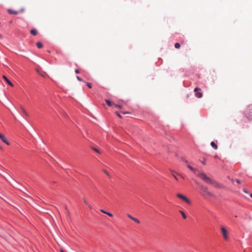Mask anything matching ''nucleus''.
<instances>
[{"label": "nucleus", "mask_w": 252, "mask_h": 252, "mask_svg": "<svg viewBox=\"0 0 252 252\" xmlns=\"http://www.w3.org/2000/svg\"><path fill=\"white\" fill-rule=\"evenodd\" d=\"M197 176L199 177L207 183L211 184L217 188H219L220 187L219 184L218 183L216 182L214 180H212L211 179H210L209 177H208L205 174L203 173H201L199 171L197 174Z\"/></svg>", "instance_id": "obj_1"}, {"label": "nucleus", "mask_w": 252, "mask_h": 252, "mask_svg": "<svg viewBox=\"0 0 252 252\" xmlns=\"http://www.w3.org/2000/svg\"><path fill=\"white\" fill-rule=\"evenodd\" d=\"M200 188L201 190V193L203 196L205 197L213 196L212 193L208 191V188L206 187L201 186Z\"/></svg>", "instance_id": "obj_2"}, {"label": "nucleus", "mask_w": 252, "mask_h": 252, "mask_svg": "<svg viewBox=\"0 0 252 252\" xmlns=\"http://www.w3.org/2000/svg\"><path fill=\"white\" fill-rule=\"evenodd\" d=\"M245 115L249 120L252 119V104L248 107L245 111Z\"/></svg>", "instance_id": "obj_3"}, {"label": "nucleus", "mask_w": 252, "mask_h": 252, "mask_svg": "<svg viewBox=\"0 0 252 252\" xmlns=\"http://www.w3.org/2000/svg\"><path fill=\"white\" fill-rule=\"evenodd\" d=\"M221 231L224 240H227L228 239V232L226 229L224 227H221Z\"/></svg>", "instance_id": "obj_4"}, {"label": "nucleus", "mask_w": 252, "mask_h": 252, "mask_svg": "<svg viewBox=\"0 0 252 252\" xmlns=\"http://www.w3.org/2000/svg\"><path fill=\"white\" fill-rule=\"evenodd\" d=\"M177 196L183 200L185 201L186 202H187L188 204H190V201L189 200L188 198H187L185 196H184L183 194H177Z\"/></svg>", "instance_id": "obj_5"}, {"label": "nucleus", "mask_w": 252, "mask_h": 252, "mask_svg": "<svg viewBox=\"0 0 252 252\" xmlns=\"http://www.w3.org/2000/svg\"><path fill=\"white\" fill-rule=\"evenodd\" d=\"M199 90H200V89L198 88H195L194 90V91L195 93V95L196 97L198 98H201L202 97V94L200 92H197Z\"/></svg>", "instance_id": "obj_6"}, {"label": "nucleus", "mask_w": 252, "mask_h": 252, "mask_svg": "<svg viewBox=\"0 0 252 252\" xmlns=\"http://www.w3.org/2000/svg\"><path fill=\"white\" fill-rule=\"evenodd\" d=\"M0 139L1 140V141L5 143L6 144L9 145L10 144L9 142L8 141V140L6 139V138L1 133H0Z\"/></svg>", "instance_id": "obj_7"}, {"label": "nucleus", "mask_w": 252, "mask_h": 252, "mask_svg": "<svg viewBox=\"0 0 252 252\" xmlns=\"http://www.w3.org/2000/svg\"><path fill=\"white\" fill-rule=\"evenodd\" d=\"M187 167L190 169L196 175H197V174L198 173V172H199V171L197 170V169L196 168H195L192 166H191L190 165H187Z\"/></svg>", "instance_id": "obj_8"}, {"label": "nucleus", "mask_w": 252, "mask_h": 252, "mask_svg": "<svg viewBox=\"0 0 252 252\" xmlns=\"http://www.w3.org/2000/svg\"><path fill=\"white\" fill-rule=\"evenodd\" d=\"M2 77L9 86L11 87L13 86L12 83L5 76L3 75Z\"/></svg>", "instance_id": "obj_9"}, {"label": "nucleus", "mask_w": 252, "mask_h": 252, "mask_svg": "<svg viewBox=\"0 0 252 252\" xmlns=\"http://www.w3.org/2000/svg\"><path fill=\"white\" fill-rule=\"evenodd\" d=\"M211 145L214 149H215L216 150L218 149V146H217V144L214 142H213V141L211 142Z\"/></svg>", "instance_id": "obj_10"}, {"label": "nucleus", "mask_w": 252, "mask_h": 252, "mask_svg": "<svg viewBox=\"0 0 252 252\" xmlns=\"http://www.w3.org/2000/svg\"><path fill=\"white\" fill-rule=\"evenodd\" d=\"M21 110L25 116H26L27 117L29 116V114L23 107H21Z\"/></svg>", "instance_id": "obj_11"}, {"label": "nucleus", "mask_w": 252, "mask_h": 252, "mask_svg": "<svg viewBox=\"0 0 252 252\" xmlns=\"http://www.w3.org/2000/svg\"><path fill=\"white\" fill-rule=\"evenodd\" d=\"M30 32L31 34L35 35L37 34V31L35 29H32L31 30Z\"/></svg>", "instance_id": "obj_12"}, {"label": "nucleus", "mask_w": 252, "mask_h": 252, "mask_svg": "<svg viewBox=\"0 0 252 252\" xmlns=\"http://www.w3.org/2000/svg\"><path fill=\"white\" fill-rule=\"evenodd\" d=\"M8 11L10 14H13L14 15H16L18 14V12L14 11L13 10L9 9Z\"/></svg>", "instance_id": "obj_13"}, {"label": "nucleus", "mask_w": 252, "mask_h": 252, "mask_svg": "<svg viewBox=\"0 0 252 252\" xmlns=\"http://www.w3.org/2000/svg\"><path fill=\"white\" fill-rule=\"evenodd\" d=\"M36 45L38 48H41L43 46L42 44L40 42H37Z\"/></svg>", "instance_id": "obj_14"}, {"label": "nucleus", "mask_w": 252, "mask_h": 252, "mask_svg": "<svg viewBox=\"0 0 252 252\" xmlns=\"http://www.w3.org/2000/svg\"><path fill=\"white\" fill-rule=\"evenodd\" d=\"M105 101L107 103V104L109 106H111V105H112L113 104H114L113 103H112V102H111L110 100H107V99H106L105 100Z\"/></svg>", "instance_id": "obj_15"}, {"label": "nucleus", "mask_w": 252, "mask_h": 252, "mask_svg": "<svg viewBox=\"0 0 252 252\" xmlns=\"http://www.w3.org/2000/svg\"><path fill=\"white\" fill-rule=\"evenodd\" d=\"M180 213L181 214L183 218L184 219H186L187 218V216H186V215L185 214V213L182 211H180Z\"/></svg>", "instance_id": "obj_16"}, {"label": "nucleus", "mask_w": 252, "mask_h": 252, "mask_svg": "<svg viewBox=\"0 0 252 252\" xmlns=\"http://www.w3.org/2000/svg\"><path fill=\"white\" fill-rule=\"evenodd\" d=\"M65 214L67 216H69V210H68V209L66 206H65Z\"/></svg>", "instance_id": "obj_17"}, {"label": "nucleus", "mask_w": 252, "mask_h": 252, "mask_svg": "<svg viewBox=\"0 0 252 252\" xmlns=\"http://www.w3.org/2000/svg\"><path fill=\"white\" fill-rule=\"evenodd\" d=\"M132 220H133L134 221H135L137 223H140L139 220L134 217H133V218L132 219Z\"/></svg>", "instance_id": "obj_18"}, {"label": "nucleus", "mask_w": 252, "mask_h": 252, "mask_svg": "<svg viewBox=\"0 0 252 252\" xmlns=\"http://www.w3.org/2000/svg\"><path fill=\"white\" fill-rule=\"evenodd\" d=\"M175 47L177 49H179L180 47V44L179 43H175Z\"/></svg>", "instance_id": "obj_19"}, {"label": "nucleus", "mask_w": 252, "mask_h": 252, "mask_svg": "<svg viewBox=\"0 0 252 252\" xmlns=\"http://www.w3.org/2000/svg\"><path fill=\"white\" fill-rule=\"evenodd\" d=\"M92 149H93L94 151H95L96 152H97V153H98V154H100V153H100V151H99L97 149H96V148H95L93 147V148H92Z\"/></svg>", "instance_id": "obj_20"}, {"label": "nucleus", "mask_w": 252, "mask_h": 252, "mask_svg": "<svg viewBox=\"0 0 252 252\" xmlns=\"http://www.w3.org/2000/svg\"><path fill=\"white\" fill-rule=\"evenodd\" d=\"M106 215H107L108 216H109L110 217H112L113 216V214L112 213H109L108 212H107Z\"/></svg>", "instance_id": "obj_21"}, {"label": "nucleus", "mask_w": 252, "mask_h": 252, "mask_svg": "<svg viewBox=\"0 0 252 252\" xmlns=\"http://www.w3.org/2000/svg\"><path fill=\"white\" fill-rule=\"evenodd\" d=\"M86 85L88 86L89 88H92V84L90 83H86Z\"/></svg>", "instance_id": "obj_22"}, {"label": "nucleus", "mask_w": 252, "mask_h": 252, "mask_svg": "<svg viewBox=\"0 0 252 252\" xmlns=\"http://www.w3.org/2000/svg\"><path fill=\"white\" fill-rule=\"evenodd\" d=\"M127 216L131 220H132V219L133 218V217H132V216L128 214H127Z\"/></svg>", "instance_id": "obj_23"}, {"label": "nucleus", "mask_w": 252, "mask_h": 252, "mask_svg": "<svg viewBox=\"0 0 252 252\" xmlns=\"http://www.w3.org/2000/svg\"><path fill=\"white\" fill-rule=\"evenodd\" d=\"M77 79H78V80L80 81H82L83 80L82 78H81L79 76H77L76 77Z\"/></svg>", "instance_id": "obj_24"}, {"label": "nucleus", "mask_w": 252, "mask_h": 252, "mask_svg": "<svg viewBox=\"0 0 252 252\" xmlns=\"http://www.w3.org/2000/svg\"><path fill=\"white\" fill-rule=\"evenodd\" d=\"M100 211H101L102 213H104V214H107V211H105V210H103V209H101V210H100Z\"/></svg>", "instance_id": "obj_25"}, {"label": "nucleus", "mask_w": 252, "mask_h": 252, "mask_svg": "<svg viewBox=\"0 0 252 252\" xmlns=\"http://www.w3.org/2000/svg\"><path fill=\"white\" fill-rule=\"evenodd\" d=\"M116 114H117V115L120 118H122V116L120 115V114L118 112H116Z\"/></svg>", "instance_id": "obj_26"}, {"label": "nucleus", "mask_w": 252, "mask_h": 252, "mask_svg": "<svg viewBox=\"0 0 252 252\" xmlns=\"http://www.w3.org/2000/svg\"><path fill=\"white\" fill-rule=\"evenodd\" d=\"M104 172L108 176L110 177V175L107 171H106V170H104Z\"/></svg>", "instance_id": "obj_27"}, {"label": "nucleus", "mask_w": 252, "mask_h": 252, "mask_svg": "<svg viewBox=\"0 0 252 252\" xmlns=\"http://www.w3.org/2000/svg\"><path fill=\"white\" fill-rule=\"evenodd\" d=\"M115 105V107H118V108H121L122 107L120 106V105H117V104H114Z\"/></svg>", "instance_id": "obj_28"}, {"label": "nucleus", "mask_w": 252, "mask_h": 252, "mask_svg": "<svg viewBox=\"0 0 252 252\" xmlns=\"http://www.w3.org/2000/svg\"><path fill=\"white\" fill-rule=\"evenodd\" d=\"M75 73H77V74H78V73H80V71H79V69H76V70H75Z\"/></svg>", "instance_id": "obj_29"}, {"label": "nucleus", "mask_w": 252, "mask_h": 252, "mask_svg": "<svg viewBox=\"0 0 252 252\" xmlns=\"http://www.w3.org/2000/svg\"><path fill=\"white\" fill-rule=\"evenodd\" d=\"M172 175L176 180H178L177 177L174 174H172Z\"/></svg>", "instance_id": "obj_30"}, {"label": "nucleus", "mask_w": 252, "mask_h": 252, "mask_svg": "<svg viewBox=\"0 0 252 252\" xmlns=\"http://www.w3.org/2000/svg\"><path fill=\"white\" fill-rule=\"evenodd\" d=\"M243 191H244V192H246L247 193H248V191H247V190L245 189H243Z\"/></svg>", "instance_id": "obj_31"}, {"label": "nucleus", "mask_w": 252, "mask_h": 252, "mask_svg": "<svg viewBox=\"0 0 252 252\" xmlns=\"http://www.w3.org/2000/svg\"><path fill=\"white\" fill-rule=\"evenodd\" d=\"M236 182L238 184H240L241 183V181L239 180H238V179L236 180Z\"/></svg>", "instance_id": "obj_32"}, {"label": "nucleus", "mask_w": 252, "mask_h": 252, "mask_svg": "<svg viewBox=\"0 0 252 252\" xmlns=\"http://www.w3.org/2000/svg\"><path fill=\"white\" fill-rule=\"evenodd\" d=\"M182 159L183 161H184L185 162H188L187 160L185 159L184 158H182Z\"/></svg>", "instance_id": "obj_33"}, {"label": "nucleus", "mask_w": 252, "mask_h": 252, "mask_svg": "<svg viewBox=\"0 0 252 252\" xmlns=\"http://www.w3.org/2000/svg\"><path fill=\"white\" fill-rule=\"evenodd\" d=\"M84 203H85L86 204L88 205V203H87V202L86 201V200H85V199H84Z\"/></svg>", "instance_id": "obj_34"}, {"label": "nucleus", "mask_w": 252, "mask_h": 252, "mask_svg": "<svg viewBox=\"0 0 252 252\" xmlns=\"http://www.w3.org/2000/svg\"><path fill=\"white\" fill-rule=\"evenodd\" d=\"M122 113H123L124 114H128V113H128V112H123Z\"/></svg>", "instance_id": "obj_35"}, {"label": "nucleus", "mask_w": 252, "mask_h": 252, "mask_svg": "<svg viewBox=\"0 0 252 252\" xmlns=\"http://www.w3.org/2000/svg\"><path fill=\"white\" fill-rule=\"evenodd\" d=\"M87 205L89 206V207L90 209H92V207H91V206L90 205H89V204H88V205Z\"/></svg>", "instance_id": "obj_36"}, {"label": "nucleus", "mask_w": 252, "mask_h": 252, "mask_svg": "<svg viewBox=\"0 0 252 252\" xmlns=\"http://www.w3.org/2000/svg\"><path fill=\"white\" fill-rule=\"evenodd\" d=\"M2 38V35L1 34H0V39H1Z\"/></svg>", "instance_id": "obj_37"}, {"label": "nucleus", "mask_w": 252, "mask_h": 252, "mask_svg": "<svg viewBox=\"0 0 252 252\" xmlns=\"http://www.w3.org/2000/svg\"><path fill=\"white\" fill-rule=\"evenodd\" d=\"M61 252H64L63 250H61Z\"/></svg>", "instance_id": "obj_38"}, {"label": "nucleus", "mask_w": 252, "mask_h": 252, "mask_svg": "<svg viewBox=\"0 0 252 252\" xmlns=\"http://www.w3.org/2000/svg\"><path fill=\"white\" fill-rule=\"evenodd\" d=\"M250 196L251 197H252V193L251 194H250Z\"/></svg>", "instance_id": "obj_39"}, {"label": "nucleus", "mask_w": 252, "mask_h": 252, "mask_svg": "<svg viewBox=\"0 0 252 252\" xmlns=\"http://www.w3.org/2000/svg\"><path fill=\"white\" fill-rule=\"evenodd\" d=\"M0 149H1V148L0 147Z\"/></svg>", "instance_id": "obj_40"}]
</instances>
